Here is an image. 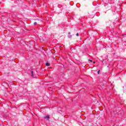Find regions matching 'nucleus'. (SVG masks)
Wrapping results in <instances>:
<instances>
[{
    "label": "nucleus",
    "instance_id": "f257e3e1",
    "mask_svg": "<svg viewBox=\"0 0 126 126\" xmlns=\"http://www.w3.org/2000/svg\"><path fill=\"white\" fill-rule=\"evenodd\" d=\"M44 119H47L48 121H49L50 119V115H48L46 117H44Z\"/></svg>",
    "mask_w": 126,
    "mask_h": 126
},
{
    "label": "nucleus",
    "instance_id": "f03ea898",
    "mask_svg": "<svg viewBox=\"0 0 126 126\" xmlns=\"http://www.w3.org/2000/svg\"><path fill=\"white\" fill-rule=\"evenodd\" d=\"M34 72L33 71H31V74H32V76H34Z\"/></svg>",
    "mask_w": 126,
    "mask_h": 126
},
{
    "label": "nucleus",
    "instance_id": "7ed1b4c3",
    "mask_svg": "<svg viewBox=\"0 0 126 126\" xmlns=\"http://www.w3.org/2000/svg\"><path fill=\"white\" fill-rule=\"evenodd\" d=\"M46 65L47 66H50V63H46Z\"/></svg>",
    "mask_w": 126,
    "mask_h": 126
},
{
    "label": "nucleus",
    "instance_id": "20e7f679",
    "mask_svg": "<svg viewBox=\"0 0 126 126\" xmlns=\"http://www.w3.org/2000/svg\"><path fill=\"white\" fill-rule=\"evenodd\" d=\"M97 73H98V74H100V70H99L97 71Z\"/></svg>",
    "mask_w": 126,
    "mask_h": 126
},
{
    "label": "nucleus",
    "instance_id": "39448f33",
    "mask_svg": "<svg viewBox=\"0 0 126 126\" xmlns=\"http://www.w3.org/2000/svg\"><path fill=\"white\" fill-rule=\"evenodd\" d=\"M76 35V36H79V34L78 33H77Z\"/></svg>",
    "mask_w": 126,
    "mask_h": 126
},
{
    "label": "nucleus",
    "instance_id": "423d86ee",
    "mask_svg": "<svg viewBox=\"0 0 126 126\" xmlns=\"http://www.w3.org/2000/svg\"><path fill=\"white\" fill-rule=\"evenodd\" d=\"M33 24H34V25H36V24H37V22H34V23H33Z\"/></svg>",
    "mask_w": 126,
    "mask_h": 126
},
{
    "label": "nucleus",
    "instance_id": "0eeeda50",
    "mask_svg": "<svg viewBox=\"0 0 126 126\" xmlns=\"http://www.w3.org/2000/svg\"><path fill=\"white\" fill-rule=\"evenodd\" d=\"M71 37H72V36L69 35V36H68V38H71Z\"/></svg>",
    "mask_w": 126,
    "mask_h": 126
},
{
    "label": "nucleus",
    "instance_id": "6e6552de",
    "mask_svg": "<svg viewBox=\"0 0 126 126\" xmlns=\"http://www.w3.org/2000/svg\"><path fill=\"white\" fill-rule=\"evenodd\" d=\"M89 62H91V63H92V60H89Z\"/></svg>",
    "mask_w": 126,
    "mask_h": 126
},
{
    "label": "nucleus",
    "instance_id": "1a4fd4ad",
    "mask_svg": "<svg viewBox=\"0 0 126 126\" xmlns=\"http://www.w3.org/2000/svg\"><path fill=\"white\" fill-rule=\"evenodd\" d=\"M95 63V62H93V63Z\"/></svg>",
    "mask_w": 126,
    "mask_h": 126
},
{
    "label": "nucleus",
    "instance_id": "9d476101",
    "mask_svg": "<svg viewBox=\"0 0 126 126\" xmlns=\"http://www.w3.org/2000/svg\"><path fill=\"white\" fill-rule=\"evenodd\" d=\"M68 34H70V32H68Z\"/></svg>",
    "mask_w": 126,
    "mask_h": 126
}]
</instances>
